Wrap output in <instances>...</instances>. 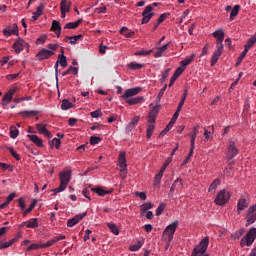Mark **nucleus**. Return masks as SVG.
<instances>
[{
    "instance_id": "58836bf2",
    "label": "nucleus",
    "mask_w": 256,
    "mask_h": 256,
    "mask_svg": "<svg viewBox=\"0 0 256 256\" xmlns=\"http://www.w3.org/2000/svg\"><path fill=\"white\" fill-rule=\"evenodd\" d=\"M10 137L11 139H17V137H19V130L17 129V127H10Z\"/></svg>"
},
{
    "instance_id": "c85d7f7f",
    "label": "nucleus",
    "mask_w": 256,
    "mask_h": 256,
    "mask_svg": "<svg viewBox=\"0 0 256 256\" xmlns=\"http://www.w3.org/2000/svg\"><path fill=\"white\" fill-rule=\"evenodd\" d=\"M82 21H83L82 19H79L76 22L67 23L64 26V29H77V27H79V25H81Z\"/></svg>"
},
{
    "instance_id": "cd10ccee",
    "label": "nucleus",
    "mask_w": 256,
    "mask_h": 256,
    "mask_svg": "<svg viewBox=\"0 0 256 256\" xmlns=\"http://www.w3.org/2000/svg\"><path fill=\"white\" fill-rule=\"evenodd\" d=\"M194 59H195V54H191V56H189L185 60H182L180 62V65L185 69L187 65H191V63H193Z\"/></svg>"
},
{
    "instance_id": "09e8293b",
    "label": "nucleus",
    "mask_w": 256,
    "mask_h": 256,
    "mask_svg": "<svg viewBox=\"0 0 256 256\" xmlns=\"http://www.w3.org/2000/svg\"><path fill=\"white\" fill-rule=\"evenodd\" d=\"M22 117H29L30 115H38L37 111L31 110V111H22L19 113Z\"/></svg>"
},
{
    "instance_id": "ddd939ff",
    "label": "nucleus",
    "mask_w": 256,
    "mask_h": 256,
    "mask_svg": "<svg viewBox=\"0 0 256 256\" xmlns=\"http://www.w3.org/2000/svg\"><path fill=\"white\" fill-rule=\"evenodd\" d=\"M3 35L5 37H11V35H17L19 36V26L17 24H13V26H8L3 30Z\"/></svg>"
},
{
    "instance_id": "3c124183",
    "label": "nucleus",
    "mask_w": 256,
    "mask_h": 256,
    "mask_svg": "<svg viewBox=\"0 0 256 256\" xmlns=\"http://www.w3.org/2000/svg\"><path fill=\"white\" fill-rule=\"evenodd\" d=\"M245 233V228H242L238 231H236L234 234H233V238L234 239H241V237H243V234Z\"/></svg>"
},
{
    "instance_id": "f704fd0d",
    "label": "nucleus",
    "mask_w": 256,
    "mask_h": 256,
    "mask_svg": "<svg viewBox=\"0 0 256 256\" xmlns=\"http://www.w3.org/2000/svg\"><path fill=\"white\" fill-rule=\"evenodd\" d=\"M240 9H241L240 5L234 6V8L231 10V13H230L231 21H233V19H235V17H237V15L239 14Z\"/></svg>"
},
{
    "instance_id": "aec40b11",
    "label": "nucleus",
    "mask_w": 256,
    "mask_h": 256,
    "mask_svg": "<svg viewBox=\"0 0 256 256\" xmlns=\"http://www.w3.org/2000/svg\"><path fill=\"white\" fill-rule=\"evenodd\" d=\"M43 9H45V4L43 3H40V5L38 6L36 12H33V16H32V19L33 21H37V19H39V17L41 15H43Z\"/></svg>"
},
{
    "instance_id": "79ce46f5",
    "label": "nucleus",
    "mask_w": 256,
    "mask_h": 256,
    "mask_svg": "<svg viewBox=\"0 0 256 256\" xmlns=\"http://www.w3.org/2000/svg\"><path fill=\"white\" fill-rule=\"evenodd\" d=\"M173 184L174 187H176V191H181V189H183V179L177 178Z\"/></svg>"
},
{
    "instance_id": "69168bd1",
    "label": "nucleus",
    "mask_w": 256,
    "mask_h": 256,
    "mask_svg": "<svg viewBox=\"0 0 256 256\" xmlns=\"http://www.w3.org/2000/svg\"><path fill=\"white\" fill-rule=\"evenodd\" d=\"M171 71L170 68L166 69L163 74H162V78H161V81L162 83H165V80L167 79V77H169V72Z\"/></svg>"
},
{
    "instance_id": "a18cd8bd",
    "label": "nucleus",
    "mask_w": 256,
    "mask_h": 256,
    "mask_svg": "<svg viewBox=\"0 0 256 256\" xmlns=\"http://www.w3.org/2000/svg\"><path fill=\"white\" fill-rule=\"evenodd\" d=\"M55 243H57V240L54 237L53 239L48 240L46 243H42V247H43V249H47L49 247H53V245H55Z\"/></svg>"
},
{
    "instance_id": "9b49d317",
    "label": "nucleus",
    "mask_w": 256,
    "mask_h": 256,
    "mask_svg": "<svg viewBox=\"0 0 256 256\" xmlns=\"http://www.w3.org/2000/svg\"><path fill=\"white\" fill-rule=\"evenodd\" d=\"M53 55H55V52L44 48L37 53L36 58L38 61H45V59H49Z\"/></svg>"
},
{
    "instance_id": "f257e3e1",
    "label": "nucleus",
    "mask_w": 256,
    "mask_h": 256,
    "mask_svg": "<svg viewBox=\"0 0 256 256\" xmlns=\"http://www.w3.org/2000/svg\"><path fill=\"white\" fill-rule=\"evenodd\" d=\"M139 93H141V87L130 88L125 91L121 98L124 99L125 103H128V105H139V103L145 101L143 96L135 97V95H139Z\"/></svg>"
},
{
    "instance_id": "ea45409f",
    "label": "nucleus",
    "mask_w": 256,
    "mask_h": 256,
    "mask_svg": "<svg viewBox=\"0 0 256 256\" xmlns=\"http://www.w3.org/2000/svg\"><path fill=\"white\" fill-rule=\"evenodd\" d=\"M149 209H153V204H151L149 202L144 203L140 206L141 213H147V211H149Z\"/></svg>"
},
{
    "instance_id": "20e7f679",
    "label": "nucleus",
    "mask_w": 256,
    "mask_h": 256,
    "mask_svg": "<svg viewBox=\"0 0 256 256\" xmlns=\"http://www.w3.org/2000/svg\"><path fill=\"white\" fill-rule=\"evenodd\" d=\"M177 227H179L178 221H175L172 224H169L163 231V239L171 243V241H173V236L175 235V231H177Z\"/></svg>"
},
{
    "instance_id": "5fc2aeb1",
    "label": "nucleus",
    "mask_w": 256,
    "mask_h": 256,
    "mask_svg": "<svg viewBox=\"0 0 256 256\" xmlns=\"http://www.w3.org/2000/svg\"><path fill=\"white\" fill-rule=\"evenodd\" d=\"M185 71V68H184V66H180V67H178L177 69H176V71L174 72V76L176 77V78H178L179 79V77L181 76V74L183 73Z\"/></svg>"
},
{
    "instance_id": "72a5a7b5",
    "label": "nucleus",
    "mask_w": 256,
    "mask_h": 256,
    "mask_svg": "<svg viewBox=\"0 0 256 256\" xmlns=\"http://www.w3.org/2000/svg\"><path fill=\"white\" fill-rule=\"evenodd\" d=\"M16 241H17V238H12L8 242L0 243V249H7V248L11 247V245L16 243Z\"/></svg>"
},
{
    "instance_id": "6ab92c4d",
    "label": "nucleus",
    "mask_w": 256,
    "mask_h": 256,
    "mask_svg": "<svg viewBox=\"0 0 256 256\" xmlns=\"http://www.w3.org/2000/svg\"><path fill=\"white\" fill-rule=\"evenodd\" d=\"M27 137L32 143L36 144L37 147H43V139L39 138V136L28 134Z\"/></svg>"
},
{
    "instance_id": "39448f33",
    "label": "nucleus",
    "mask_w": 256,
    "mask_h": 256,
    "mask_svg": "<svg viewBox=\"0 0 256 256\" xmlns=\"http://www.w3.org/2000/svg\"><path fill=\"white\" fill-rule=\"evenodd\" d=\"M229 199H231V195L227 190L223 189L217 193L214 203H216L220 207H223V205H227Z\"/></svg>"
},
{
    "instance_id": "a211bd4d",
    "label": "nucleus",
    "mask_w": 256,
    "mask_h": 256,
    "mask_svg": "<svg viewBox=\"0 0 256 256\" xmlns=\"http://www.w3.org/2000/svg\"><path fill=\"white\" fill-rule=\"evenodd\" d=\"M92 193H97V195H99V197H105V195H111V193H113V191L111 190H104L101 187H97V188H91Z\"/></svg>"
},
{
    "instance_id": "0e129e2a",
    "label": "nucleus",
    "mask_w": 256,
    "mask_h": 256,
    "mask_svg": "<svg viewBox=\"0 0 256 256\" xmlns=\"http://www.w3.org/2000/svg\"><path fill=\"white\" fill-rule=\"evenodd\" d=\"M171 158H168L165 163L163 164V166L161 167L160 171L165 173V170L167 169V167H169V165L171 164Z\"/></svg>"
},
{
    "instance_id": "2f4dec72",
    "label": "nucleus",
    "mask_w": 256,
    "mask_h": 256,
    "mask_svg": "<svg viewBox=\"0 0 256 256\" xmlns=\"http://www.w3.org/2000/svg\"><path fill=\"white\" fill-rule=\"evenodd\" d=\"M73 107V103H71L69 100L64 99L61 104V109L63 111H67Z\"/></svg>"
},
{
    "instance_id": "4be33fe9",
    "label": "nucleus",
    "mask_w": 256,
    "mask_h": 256,
    "mask_svg": "<svg viewBox=\"0 0 256 256\" xmlns=\"http://www.w3.org/2000/svg\"><path fill=\"white\" fill-rule=\"evenodd\" d=\"M169 45H171V43H167V44L161 46L160 48H158V51L155 52L154 57L156 59H158L159 57H163V53H165V51H167V49H169Z\"/></svg>"
},
{
    "instance_id": "774afa93",
    "label": "nucleus",
    "mask_w": 256,
    "mask_h": 256,
    "mask_svg": "<svg viewBox=\"0 0 256 256\" xmlns=\"http://www.w3.org/2000/svg\"><path fill=\"white\" fill-rule=\"evenodd\" d=\"M18 206L21 208V210L23 211L24 209H25V207H26V205H25V199H23V198H19L18 199Z\"/></svg>"
},
{
    "instance_id": "393cba45",
    "label": "nucleus",
    "mask_w": 256,
    "mask_h": 256,
    "mask_svg": "<svg viewBox=\"0 0 256 256\" xmlns=\"http://www.w3.org/2000/svg\"><path fill=\"white\" fill-rule=\"evenodd\" d=\"M199 133V126H195L193 128L192 134H191V147L192 149H195V139L197 138V134Z\"/></svg>"
},
{
    "instance_id": "a19ab883",
    "label": "nucleus",
    "mask_w": 256,
    "mask_h": 256,
    "mask_svg": "<svg viewBox=\"0 0 256 256\" xmlns=\"http://www.w3.org/2000/svg\"><path fill=\"white\" fill-rule=\"evenodd\" d=\"M163 173H165V172L160 170L159 173L156 174L155 179H154L155 186H159L161 184V179H163Z\"/></svg>"
},
{
    "instance_id": "0eeeda50",
    "label": "nucleus",
    "mask_w": 256,
    "mask_h": 256,
    "mask_svg": "<svg viewBox=\"0 0 256 256\" xmlns=\"http://www.w3.org/2000/svg\"><path fill=\"white\" fill-rule=\"evenodd\" d=\"M208 247H209V238L205 237L201 240L199 245L196 248H194L191 256L207 254Z\"/></svg>"
},
{
    "instance_id": "2eb2a0df",
    "label": "nucleus",
    "mask_w": 256,
    "mask_h": 256,
    "mask_svg": "<svg viewBox=\"0 0 256 256\" xmlns=\"http://www.w3.org/2000/svg\"><path fill=\"white\" fill-rule=\"evenodd\" d=\"M249 207V199L240 198L237 203V213L241 215L242 211H245Z\"/></svg>"
},
{
    "instance_id": "864d4df0",
    "label": "nucleus",
    "mask_w": 256,
    "mask_h": 256,
    "mask_svg": "<svg viewBox=\"0 0 256 256\" xmlns=\"http://www.w3.org/2000/svg\"><path fill=\"white\" fill-rule=\"evenodd\" d=\"M163 211H165V203H160L158 208L156 209L157 217H159V215H162Z\"/></svg>"
},
{
    "instance_id": "4d7b16f0",
    "label": "nucleus",
    "mask_w": 256,
    "mask_h": 256,
    "mask_svg": "<svg viewBox=\"0 0 256 256\" xmlns=\"http://www.w3.org/2000/svg\"><path fill=\"white\" fill-rule=\"evenodd\" d=\"M195 148H193V146H191L190 148V152L188 154V156L186 157V159L183 162V165H187V163H189V161L191 160V157H193V151Z\"/></svg>"
},
{
    "instance_id": "8fccbe9b",
    "label": "nucleus",
    "mask_w": 256,
    "mask_h": 256,
    "mask_svg": "<svg viewBox=\"0 0 256 256\" xmlns=\"http://www.w3.org/2000/svg\"><path fill=\"white\" fill-rule=\"evenodd\" d=\"M8 151L12 155V157H14V159H16V161H21V157H19V154H17V152H15L13 147H8Z\"/></svg>"
},
{
    "instance_id": "e2e57ef3",
    "label": "nucleus",
    "mask_w": 256,
    "mask_h": 256,
    "mask_svg": "<svg viewBox=\"0 0 256 256\" xmlns=\"http://www.w3.org/2000/svg\"><path fill=\"white\" fill-rule=\"evenodd\" d=\"M211 139V131L204 129V141L207 143Z\"/></svg>"
},
{
    "instance_id": "7ed1b4c3",
    "label": "nucleus",
    "mask_w": 256,
    "mask_h": 256,
    "mask_svg": "<svg viewBox=\"0 0 256 256\" xmlns=\"http://www.w3.org/2000/svg\"><path fill=\"white\" fill-rule=\"evenodd\" d=\"M157 120V109L150 111L148 114V124L146 129L147 139H151L153 132L155 131V121Z\"/></svg>"
},
{
    "instance_id": "473e14b6",
    "label": "nucleus",
    "mask_w": 256,
    "mask_h": 256,
    "mask_svg": "<svg viewBox=\"0 0 256 256\" xmlns=\"http://www.w3.org/2000/svg\"><path fill=\"white\" fill-rule=\"evenodd\" d=\"M107 227L108 229H110L111 233H113L114 235H119V227H117L116 224L114 223H107Z\"/></svg>"
},
{
    "instance_id": "338daca9",
    "label": "nucleus",
    "mask_w": 256,
    "mask_h": 256,
    "mask_svg": "<svg viewBox=\"0 0 256 256\" xmlns=\"http://www.w3.org/2000/svg\"><path fill=\"white\" fill-rule=\"evenodd\" d=\"M47 47L48 49H50V51H53V53H55V51L59 49V44H48Z\"/></svg>"
},
{
    "instance_id": "9d476101",
    "label": "nucleus",
    "mask_w": 256,
    "mask_h": 256,
    "mask_svg": "<svg viewBox=\"0 0 256 256\" xmlns=\"http://www.w3.org/2000/svg\"><path fill=\"white\" fill-rule=\"evenodd\" d=\"M12 47L15 50V53L19 55V53H21V51H23L25 47H29V45L27 44V42H25V40L19 37L12 45Z\"/></svg>"
},
{
    "instance_id": "7c9ffc66",
    "label": "nucleus",
    "mask_w": 256,
    "mask_h": 256,
    "mask_svg": "<svg viewBox=\"0 0 256 256\" xmlns=\"http://www.w3.org/2000/svg\"><path fill=\"white\" fill-rule=\"evenodd\" d=\"M49 146L51 149L55 147L56 149H60L61 147V140L59 138H54L53 140L49 141Z\"/></svg>"
},
{
    "instance_id": "37998d69",
    "label": "nucleus",
    "mask_w": 256,
    "mask_h": 256,
    "mask_svg": "<svg viewBox=\"0 0 256 256\" xmlns=\"http://www.w3.org/2000/svg\"><path fill=\"white\" fill-rule=\"evenodd\" d=\"M58 63H60L61 67H67V57L65 55H58Z\"/></svg>"
},
{
    "instance_id": "f03ea898",
    "label": "nucleus",
    "mask_w": 256,
    "mask_h": 256,
    "mask_svg": "<svg viewBox=\"0 0 256 256\" xmlns=\"http://www.w3.org/2000/svg\"><path fill=\"white\" fill-rule=\"evenodd\" d=\"M60 186L56 189H53L55 193H61L67 189V185L71 183V170L63 171L60 173Z\"/></svg>"
},
{
    "instance_id": "603ef678",
    "label": "nucleus",
    "mask_w": 256,
    "mask_h": 256,
    "mask_svg": "<svg viewBox=\"0 0 256 256\" xmlns=\"http://www.w3.org/2000/svg\"><path fill=\"white\" fill-rule=\"evenodd\" d=\"M36 129H37L38 133H40L42 135L47 131V127L43 124H36Z\"/></svg>"
},
{
    "instance_id": "a878e982",
    "label": "nucleus",
    "mask_w": 256,
    "mask_h": 256,
    "mask_svg": "<svg viewBox=\"0 0 256 256\" xmlns=\"http://www.w3.org/2000/svg\"><path fill=\"white\" fill-rule=\"evenodd\" d=\"M222 54H223L222 52H219L217 50L214 51V53L212 54V57H211V66L212 67H215V65L219 61V57H221Z\"/></svg>"
},
{
    "instance_id": "4c0bfd02",
    "label": "nucleus",
    "mask_w": 256,
    "mask_h": 256,
    "mask_svg": "<svg viewBox=\"0 0 256 256\" xmlns=\"http://www.w3.org/2000/svg\"><path fill=\"white\" fill-rule=\"evenodd\" d=\"M37 205V201L34 200L30 206L23 212V217H27V215H29V213H31V211H33L35 209V206Z\"/></svg>"
},
{
    "instance_id": "f8f14e48",
    "label": "nucleus",
    "mask_w": 256,
    "mask_h": 256,
    "mask_svg": "<svg viewBox=\"0 0 256 256\" xmlns=\"http://www.w3.org/2000/svg\"><path fill=\"white\" fill-rule=\"evenodd\" d=\"M239 155V149L235 146V142H230L228 145L227 157L229 159H235Z\"/></svg>"
},
{
    "instance_id": "f3484780",
    "label": "nucleus",
    "mask_w": 256,
    "mask_h": 256,
    "mask_svg": "<svg viewBox=\"0 0 256 256\" xmlns=\"http://www.w3.org/2000/svg\"><path fill=\"white\" fill-rule=\"evenodd\" d=\"M51 31H53L57 37H61V23L57 20H53Z\"/></svg>"
},
{
    "instance_id": "6e6d98bb",
    "label": "nucleus",
    "mask_w": 256,
    "mask_h": 256,
    "mask_svg": "<svg viewBox=\"0 0 256 256\" xmlns=\"http://www.w3.org/2000/svg\"><path fill=\"white\" fill-rule=\"evenodd\" d=\"M90 115L93 119H98V117H101L103 115V113H101V109H98V110L91 112Z\"/></svg>"
},
{
    "instance_id": "680f3d73",
    "label": "nucleus",
    "mask_w": 256,
    "mask_h": 256,
    "mask_svg": "<svg viewBox=\"0 0 256 256\" xmlns=\"http://www.w3.org/2000/svg\"><path fill=\"white\" fill-rule=\"evenodd\" d=\"M140 118L139 116H134L133 119L129 122L130 125L137 127L139 124Z\"/></svg>"
},
{
    "instance_id": "c756f323",
    "label": "nucleus",
    "mask_w": 256,
    "mask_h": 256,
    "mask_svg": "<svg viewBox=\"0 0 256 256\" xmlns=\"http://www.w3.org/2000/svg\"><path fill=\"white\" fill-rule=\"evenodd\" d=\"M255 43H256L255 38H253V36H251V37L248 39V41H247V43L245 44V46H244V51H246V52L249 53V49H251V47H253V45H255Z\"/></svg>"
},
{
    "instance_id": "423d86ee",
    "label": "nucleus",
    "mask_w": 256,
    "mask_h": 256,
    "mask_svg": "<svg viewBox=\"0 0 256 256\" xmlns=\"http://www.w3.org/2000/svg\"><path fill=\"white\" fill-rule=\"evenodd\" d=\"M255 239H256V228H251L247 232L245 237L240 241V245L241 247H245V245H247V247H251L252 243H255Z\"/></svg>"
},
{
    "instance_id": "412c9836",
    "label": "nucleus",
    "mask_w": 256,
    "mask_h": 256,
    "mask_svg": "<svg viewBox=\"0 0 256 256\" xmlns=\"http://www.w3.org/2000/svg\"><path fill=\"white\" fill-rule=\"evenodd\" d=\"M71 5V0H62L60 3V10L67 11V13H69V11H71Z\"/></svg>"
},
{
    "instance_id": "bf43d9fd",
    "label": "nucleus",
    "mask_w": 256,
    "mask_h": 256,
    "mask_svg": "<svg viewBox=\"0 0 256 256\" xmlns=\"http://www.w3.org/2000/svg\"><path fill=\"white\" fill-rule=\"evenodd\" d=\"M223 41H216V51L223 53Z\"/></svg>"
},
{
    "instance_id": "13d9d810",
    "label": "nucleus",
    "mask_w": 256,
    "mask_h": 256,
    "mask_svg": "<svg viewBox=\"0 0 256 256\" xmlns=\"http://www.w3.org/2000/svg\"><path fill=\"white\" fill-rule=\"evenodd\" d=\"M81 37H83V35H76V36H71L70 37V45H75V43H77V41H79V39H81Z\"/></svg>"
},
{
    "instance_id": "5701e85b",
    "label": "nucleus",
    "mask_w": 256,
    "mask_h": 256,
    "mask_svg": "<svg viewBox=\"0 0 256 256\" xmlns=\"http://www.w3.org/2000/svg\"><path fill=\"white\" fill-rule=\"evenodd\" d=\"M26 223L27 229H37V227H39V220L37 218H32L26 221Z\"/></svg>"
},
{
    "instance_id": "de8ad7c7",
    "label": "nucleus",
    "mask_w": 256,
    "mask_h": 256,
    "mask_svg": "<svg viewBox=\"0 0 256 256\" xmlns=\"http://www.w3.org/2000/svg\"><path fill=\"white\" fill-rule=\"evenodd\" d=\"M102 139L98 136H91L90 137V145H99L101 143Z\"/></svg>"
},
{
    "instance_id": "1a4fd4ad",
    "label": "nucleus",
    "mask_w": 256,
    "mask_h": 256,
    "mask_svg": "<svg viewBox=\"0 0 256 256\" xmlns=\"http://www.w3.org/2000/svg\"><path fill=\"white\" fill-rule=\"evenodd\" d=\"M153 11V6L148 5L145 7L144 11L142 12V25H145L147 23H149V21H151V19H153V16L155 15V13L152 12Z\"/></svg>"
},
{
    "instance_id": "c9c22d12",
    "label": "nucleus",
    "mask_w": 256,
    "mask_h": 256,
    "mask_svg": "<svg viewBox=\"0 0 256 256\" xmlns=\"http://www.w3.org/2000/svg\"><path fill=\"white\" fill-rule=\"evenodd\" d=\"M37 249H44L42 242L31 244V245L27 248V251H37Z\"/></svg>"
},
{
    "instance_id": "6e6552de",
    "label": "nucleus",
    "mask_w": 256,
    "mask_h": 256,
    "mask_svg": "<svg viewBox=\"0 0 256 256\" xmlns=\"http://www.w3.org/2000/svg\"><path fill=\"white\" fill-rule=\"evenodd\" d=\"M120 175L121 177H127V158L125 152H120L118 156Z\"/></svg>"
},
{
    "instance_id": "dca6fc26",
    "label": "nucleus",
    "mask_w": 256,
    "mask_h": 256,
    "mask_svg": "<svg viewBox=\"0 0 256 256\" xmlns=\"http://www.w3.org/2000/svg\"><path fill=\"white\" fill-rule=\"evenodd\" d=\"M84 217H87V212H84L83 214H78L74 218L68 220V227H75L79 221H82Z\"/></svg>"
},
{
    "instance_id": "c03bdc74",
    "label": "nucleus",
    "mask_w": 256,
    "mask_h": 256,
    "mask_svg": "<svg viewBox=\"0 0 256 256\" xmlns=\"http://www.w3.org/2000/svg\"><path fill=\"white\" fill-rule=\"evenodd\" d=\"M151 53H153V50H140L135 52L134 55L147 57V55H151Z\"/></svg>"
},
{
    "instance_id": "4468645a",
    "label": "nucleus",
    "mask_w": 256,
    "mask_h": 256,
    "mask_svg": "<svg viewBox=\"0 0 256 256\" xmlns=\"http://www.w3.org/2000/svg\"><path fill=\"white\" fill-rule=\"evenodd\" d=\"M19 91V88L17 86L11 88L3 97L2 99V105H7V103H11V100L13 99V94Z\"/></svg>"
},
{
    "instance_id": "e433bc0d",
    "label": "nucleus",
    "mask_w": 256,
    "mask_h": 256,
    "mask_svg": "<svg viewBox=\"0 0 256 256\" xmlns=\"http://www.w3.org/2000/svg\"><path fill=\"white\" fill-rule=\"evenodd\" d=\"M128 69H131L132 71H137L138 69H143V64L131 62L130 64H128Z\"/></svg>"
},
{
    "instance_id": "052dcab7",
    "label": "nucleus",
    "mask_w": 256,
    "mask_h": 256,
    "mask_svg": "<svg viewBox=\"0 0 256 256\" xmlns=\"http://www.w3.org/2000/svg\"><path fill=\"white\" fill-rule=\"evenodd\" d=\"M45 41H47V35H42L36 40V43L37 45H43Z\"/></svg>"
},
{
    "instance_id": "bb28decb",
    "label": "nucleus",
    "mask_w": 256,
    "mask_h": 256,
    "mask_svg": "<svg viewBox=\"0 0 256 256\" xmlns=\"http://www.w3.org/2000/svg\"><path fill=\"white\" fill-rule=\"evenodd\" d=\"M219 185H221V181L219 180V178L214 179V181L212 182L208 189L209 193H215Z\"/></svg>"
},
{
    "instance_id": "49530a36",
    "label": "nucleus",
    "mask_w": 256,
    "mask_h": 256,
    "mask_svg": "<svg viewBox=\"0 0 256 256\" xmlns=\"http://www.w3.org/2000/svg\"><path fill=\"white\" fill-rule=\"evenodd\" d=\"M163 96H157V98H156V105L152 108V110H150V111H155V109H157V115H159V109H161V98H162Z\"/></svg>"
},
{
    "instance_id": "b1692460",
    "label": "nucleus",
    "mask_w": 256,
    "mask_h": 256,
    "mask_svg": "<svg viewBox=\"0 0 256 256\" xmlns=\"http://www.w3.org/2000/svg\"><path fill=\"white\" fill-rule=\"evenodd\" d=\"M212 35L216 41H223L225 39V32L223 29L216 30Z\"/></svg>"
}]
</instances>
